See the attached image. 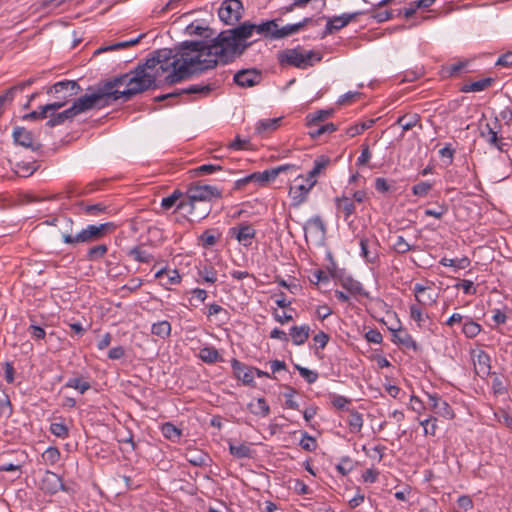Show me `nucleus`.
<instances>
[{
	"mask_svg": "<svg viewBox=\"0 0 512 512\" xmlns=\"http://www.w3.org/2000/svg\"><path fill=\"white\" fill-rule=\"evenodd\" d=\"M199 45L197 41H184L175 50L155 51L151 58L129 72L128 88L122 93L126 95V100L157 88V80L164 73H167L165 83L172 85L215 68L216 62L205 60Z\"/></svg>",
	"mask_w": 512,
	"mask_h": 512,
	"instance_id": "1",
	"label": "nucleus"
},
{
	"mask_svg": "<svg viewBox=\"0 0 512 512\" xmlns=\"http://www.w3.org/2000/svg\"><path fill=\"white\" fill-rule=\"evenodd\" d=\"M277 21L272 19L258 24L245 21L231 29L221 31L209 41H197L200 44L199 48H201L203 58L216 62V66L218 64H230L241 57L253 44L248 39L252 37L254 32L266 39H279V37H276L278 35L277 31H279Z\"/></svg>",
	"mask_w": 512,
	"mask_h": 512,
	"instance_id": "2",
	"label": "nucleus"
},
{
	"mask_svg": "<svg viewBox=\"0 0 512 512\" xmlns=\"http://www.w3.org/2000/svg\"><path fill=\"white\" fill-rule=\"evenodd\" d=\"M61 227L59 228L63 243L71 247L80 244H89L103 238L110 230L115 228L114 223L106 222L99 225L90 224L80 231L74 232V222L69 217H62Z\"/></svg>",
	"mask_w": 512,
	"mask_h": 512,
	"instance_id": "3",
	"label": "nucleus"
},
{
	"mask_svg": "<svg viewBox=\"0 0 512 512\" xmlns=\"http://www.w3.org/2000/svg\"><path fill=\"white\" fill-rule=\"evenodd\" d=\"M322 56L314 51L303 53L300 48H291L279 51L277 60L281 66H293L299 69H306L313 66L314 60L321 61Z\"/></svg>",
	"mask_w": 512,
	"mask_h": 512,
	"instance_id": "4",
	"label": "nucleus"
},
{
	"mask_svg": "<svg viewBox=\"0 0 512 512\" xmlns=\"http://www.w3.org/2000/svg\"><path fill=\"white\" fill-rule=\"evenodd\" d=\"M63 91H68V93L56 96L57 101L45 105L49 114L57 112L60 108L64 107L69 102L70 98L76 96L81 91V87L75 80H63L52 85L47 93L60 94Z\"/></svg>",
	"mask_w": 512,
	"mask_h": 512,
	"instance_id": "5",
	"label": "nucleus"
},
{
	"mask_svg": "<svg viewBox=\"0 0 512 512\" xmlns=\"http://www.w3.org/2000/svg\"><path fill=\"white\" fill-rule=\"evenodd\" d=\"M107 93H103L99 86L96 91L91 94H85L75 99L71 105L76 116L87 112L92 109H102L110 106L109 101L106 99Z\"/></svg>",
	"mask_w": 512,
	"mask_h": 512,
	"instance_id": "6",
	"label": "nucleus"
},
{
	"mask_svg": "<svg viewBox=\"0 0 512 512\" xmlns=\"http://www.w3.org/2000/svg\"><path fill=\"white\" fill-rule=\"evenodd\" d=\"M222 189L214 185L194 183L188 186L184 199L192 202L210 203L222 198Z\"/></svg>",
	"mask_w": 512,
	"mask_h": 512,
	"instance_id": "7",
	"label": "nucleus"
},
{
	"mask_svg": "<svg viewBox=\"0 0 512 512\" xmlns=\"http://www.w3.org/2000/svg\"><path fill=\"white\" fill-rule=\"evenodd\" d=\"M295 183L289 188V197L293 207H299L307 201L308 195L312 188L316 185L317 180H310L308 177L299 175L296 177Z\"/></svg>",
	"mask_w": 512,
	"mask_h": 512,
	"instance_id": "8",
	"label": "nucleus"
},
{
	"mask_svg": "<svg viewBox=\"0 0 512 512\" xmlns=\"http://www.w3.org/2000/svg\"><path fill=\"white\" fill-rule=\"evenodd\" d=\"M128 79L129 72L121 74L119 76H115L98 85L103 93H107L105 97L109 101L110 105L120 98H123L124 101H127L126 95L122 94L123 90H118V87L125 85L128 88Z\"/></svg>",
	"mask_w": 512,
	"mask_h": 512,
	"instance_id": "9",
	"label": "nucleus"
},
{
	"mask_svg": "<svg viewBox=\"0 0 512 512\" xmlns=\"http://www.w3.org/2000/svg\"><path fill=\"white\" fill-rule=\"evenodd\" d=\"M243 10V4L240 0H224L218 9V16L226 25L235 27L242 17Z\"/></svg>",
	"mask_w": 512,
	"mask_h": 512,
	"instance_id": "10",
	"label": "nucleus"
},
{
	"mask_svg": "<svg viewBox=\"0 0 512 512\" xmlns=\"http://www.w3.org/2000/svg\"><path fill=\"white\" fill-rule=\"evenodd\" d=\"M177 210L185 211L192 215L197 221H201L211 213L212 204L182 199L177 205Z\"/></svg>",
	"mask_w": 512,
	"mask_h": 512,
	"instance_id": "11",
	"label": "nucleus"
},
{
	"mask_svg": "<svg viewBox=\"0 0 512 512\" xmlns=\"http://www.w3.org/2000/svg\"><path fill=\"white\" fill-rule=\"evenodd\" d=\"M229 234L241 245L248 247L252 244V241L256 236V230L251 224L242 222L237 226L231 227L229 229Z\"/></svg>",
	"mask_w": 512,
	"mask_h": 512,
	"instance_id": "12",
	"label": "nucleus"
},
{
	"mask_svg": "<svg viewBox=\"0 0 512 512\" xmlns=\"http://www.w3.org/2000/svg\"><path fill=\"white\" fill-rule=\"evenodd\" d=\"M34 78L21 81L16 85L8 88L0 95V116L4 113L5 108L10 105L15 99L16 95L22 93L26 88L34 83Z\"/></svg>",
	"mask_w": 512,
	"mask_h": 512,
	"instance_id": "13",
	"label": "nucleus"
},
{
	"mask_svg": "<svg viewBox=\"0 0 512 512\" xmlns=\"http://www.w3.org/2000/svg\"><path fill=\"white\" fill-rule=\"evenodd\" d=\"M427 397L429 400V409L433 411L435 414L445 418V419H453L455 414L452 407L449 403L442 399L437 393H427Z\"/></svg>",
	"mask_w": 512,
	"mask_h": 512,
	"instance_id": "14",
	"label": "nucleus"
},
{
	"mask_svg": "<svg viewBox=\"0 0 512 512\" xmlns=\"http://www.w3.org/2000/svg\"><path fill=\"white\" fill-rule=\"evenodd\" d=\"M41 489L45 493L54 495L59 491H65L66 487L58 474L47 470L41 480Z\"/></svg>",
	"mask_w": 512,
	"mask_h": 512,
	"instance_id": "15",
	"label": "nucleus"
},
{
	"mask_svg": "<svg viewBox=\"0 0 512 512\" xmlns=\"http://www.w3.org/2000/svg\"><path fill=\"white\" fill-rule=\"evenodd\" d=\"M12 137L15 144L29 148L32 151H38L42 146L40 143L34 141L32 132L24 127H15Z\"/></svg>",
	"mask_w": 512,
	"mask_h": 512,
	"instance_id": "16",
	"label": "nucleus"
},
{
	"mask_svg": "<svg viewBox=\"0 0 512 512\" xmlns=\"http://www.w3.org/2000/svg\"><path fill=\"white\" fill-rule=\"evenodd\" d=\"M499 125L498 117L494 119V127L490 124H486L485 129L481 130L480 136L485 139V141L491 146L497 148L499 151H506V143L503 142L502 137H498V132L495 128Z\"/></svg>",
	"mask_w": 512,
	"mask_h": 512,
	"instance_id": "17",
	"label": "nucleus"
},
{
	"mask_svg": "<svg viewBox=\"0 0 512 512\" xmlns=\"http://www.w3.org/2000/svg\"><path fill=\"white\" fill-rule=\"evenodd\" d=\"M261 73L256 69H243L234 75V82L240 87H253L260 83Z\"/></svg>",
	"mask_w": 512,
	"mask_h": 512,
	"instance_id": "18",
	"label": "nucleus"
},
{
	"mask_svg": "<svg viewBox=\"0 0 512 512\" xmlns=\"http://www.w3.org/2000/svg\"><path fill=\"white\" fill-rule=\"evenodd\" d=\"M392 332V342L401 345L405 349H411L415 352L419 350L418 343L414 340L411 334L404 328L399 327L397 329L390 328Z\"/></svg>",
	"mask_w": 512,
	"mask_h": 512,
	"instance_id": "19",
	"label": "nucleus"
},
{
	"mask_svg": "<svg viewBox=\"0 0 512 512\" xmlns=\"http://www.w3.org/2000/svg\"><path fill=\"white\" fill-rule=\"evenodd\" d=\"M231 367L234 376L241 380L243 384L251 385L254 383V367H249L236 358L231 360Z\"/></svg>",
	"mask_w": 512,
	"mask_h": 512,
	"instance_id": "20",
	"label": "nucleus"
},
{
	"mask_svg": "<svg viewBox=\"0 0 512 512\" xmlns=\"http://www.w3.org/2000/svg\"><path fill=\"white\" fill-rule=\"evenodd\" d=\"M334 203L337 213L342 214L344 221L349 222L350 218L356 212V205L354 204V200L346 194H342L341 196L335 197Z\"/></svg>",
	"mask_w": 512,
	"mask_h": 512,
	"instance_id": "21",
	"label": "nucleus"
},
{
	"mask_svg": "<svg viewBox=\"0 0 512 512\" xmlns=\"http://www.w3.org/2000/svg\"><path fill=\"white\" fill-rule=\"evenodd\" d=\"M340 285L353 297L362 296L369 297V293L364 289L362 283L351 276L340 278Z\"/></svg>",
	"mask_w": 512,
	"mask_h": 512,
	"instance_id": "22",
	"label": "nucleus"
},
{
	"mask_svg": "<svg viewBox=\"0 0 512 512\" xmlns=\"http://www.w3.org/2000/svg\"><path fill=\"white\" fill-rule=\"evenodd\" d=\"M228 448L230 454L237 459L251 458L253 455V450L244 442L229 440Z\"/></svg>",
	"mask_w": 512,
	"mask_h": 512,
	"instance_id": "23",
	"label": "nucleus"
},
{
	"mask_svg": "<svg viewBox=\"0 0 512 512\" xmlns=\"http://www.w3.org/2000/svg\"><path fill=\"white\" fill-rule=\"evenodd\" d=\"M74 117H76V114L70 106L62 112L50 113L49 120L46 122V126L53 128L55 126L64 124L66 121L73 120Z\"/></svg>",
	"mask_w": 512,
	"mask_h": 512,
	"instance_id": "24",
	"label": "nucleus"
},
{
	"mask_svg": "<svg viewBox=\"0 0 512 512\" xmlns=\"http://www.w3.org/2000/svg\"><path fill=\"white\" fill-rule=\"evenodd\" d=\"M289 336L294 345H304L310 336V326L307 324L292 326L289 330Z\"/></svg>",
	"mask_w": 512,
	"mask_h": 512,
	"instance_id": "25",
	"label": "nucleus"
},
{
	"mask_svg": "<svg viewBox=\"0 0 512 512\" xmlns=\"http://www.w3.org/2000/svg\"><path fill=\"white\" fill-rule=\"evenodd\" d=\"M323 18L327 19V23L325 25L324 30L322 31V33L320 35L321 39H324L328 35H331L347 26V24L344 22L342 15H337V16H333V17H325L324 16Z\"/></svg>",
	"mask_w": 512,
	"mask_h": 512,
	"instance_id": "26",
	"label": "nucleus"
},
{
	"mask_svg": "<svg viewBox=\"0 0 512 512\" xmlns=\"http://www.w3.org/2000/svg\"><path fill=\"white\" fill-rule=\"evenodd\" d=\"M476 373L480 376H485L490 374L491 369V358L488 353L483 350H480L476 355L475 361Z\"/></svg>",
	"mask_w": 512,
	"mask_h": 512,
	"instance_id": "27",
	"label": "nucleus"
},
{
	"mask_svg": "<svg viewBox=\"0 0 512 512\" xmlns=\"http://www.w3.org/2000/svg\"><path fill=\"white\" fill-rule=\"evenodd\" d=\"M334 114L333 109H320L309 113L306 116V125L309 128L317 126L320 122L326 120Z\"/></svg>",
	"mask_w": 512,
	"mask_h": 512,
	"instance_id": "28",
	"label": "nucleus"
},
{
	"mask_svg": "<svg viewBox=\"0 0 512 512\" xmlns=\"http://www.w3.org/2000/svg\"><path fill=\"white\" fill-rule=\"evenodd\" d=\"M494 81V78L486 77L478 81L471 82L469 84H464L461 87L460 91L463 93L481 92L492 86Z\"/></svg>",
	"mask_w": 512,
	"mask_h": 512,
	"instance_id": "29",
	"label": "nucleus"
},
{
	"mask_svg": "<svg viewBox=\"0 0 512 512\" xmlns=\"http://www.w3.org/2000/svg\"><path fill=\"white\" fill-rule=\"evenodd\" d=\"M212 90L213 88L210 84H193L186 88L177 90V93H179V96L183 94H192L198 95L199 97H206Z\"/></svg>",
	"mask_w": 512,
	"mask_h": 512,
	"instance_id": "30",
	"label": "nucleus"
},
{
	"mask_svg": "<svg viewBox=\"0 0 512 512\" xmlns=\"http://www.w3.org/2000/svg\"><path fill=\"white\" fill-rule=\"evenodd\" d=\"M198 357L207 364H214L223 361L218 350L213 346H205L199 350Z\"/></svg>",
	"mask_w": 512,
	"mask_h": 512,
	"instance_id": "31",
	"label": "nucleus"
},
{
	"mask_svg": "<svg viewBox=\"0 0 512 512\" xmlns=\"http://www.w3.org/2000/svg\"><path fill=\"white\" fill-rule=\"evenodd\" d=\"M331 159L326 155H321L314 160L313 168L308 172L307 176L310 180H317V176L326 169Z\"/></svg>",
	"mask_w": 512,
	"mask_h": 512,
	"instance_id": "32",
	"label": "nucleus"
},
{
	"mask_svg": "<svg viewBox=\"0 0 512 512\" xmlns=\"http://www.w3.org/2000/svg\"><path fill=\"white\" fill-rule=\"evenodd\" d=\"M142 37H144V34H140L135 39H131V40H127V41H122V42H117V43H114V44H111V45H108V46L100 47L97 50H95L94 55H98V54H101V53H104V52L116 51V50L127 48L129 46L137 44Z\"/></svg>",
	"mask_w": 512,
	"mask_h": 512,
	"instance_id": "33",
	"label": "nucleus"
},
{
	"mask_svg": "<svg viewBox=\"0 0 512 512\" xmlns=\"http://www.w3.org/2000/svg\"><path fill=\"white\" fill-rule=\"evenodd\" d=\"M39 165L36 161H19L15 163V173L21 177H28L32 175Z\"/></svg>",
	"mask_w": 512,
	"mask_h": 512,
	"instance_id": "34",
	"label": "nucleus"
},
{
	"mask_svg": "<svg viewBox=\"0 0 512 512\" xmlns=\"http://www.w3.org/2000/svg\"><path fill=\"white\" fill-rule=\"evenodd\" d=\"M304 230H311L312 232L319 233L321 236L326 233V225L319 215L313 216L307 220L304 225Z\"/></svg>",
	"mask_w": 512,
	"mask_h": 512,
	"instance_id": "35",
	"label": "nucleus"
},
{
	"mask_svg": "<svg viewBox=\"0 0 512 512\" xmlns=\"http://www.w3.org/2000/svg\"><path fill=\"white\" fill-rule=\"evenodd\" d=\"M161 432L166 439H168L172 442L179 441L182 436L181 429H179L178 427H176L174 424H172L170 422H166L162 425Z\"/></svg>",
	"mask_w": 512,
	"mask_h": 512,
	"instance_id": "36",
	"label": "nucleus"
},
{
	"mask_svg": "<svg viewBox=\"0 0 512 512\" xmlns=\"http://www.w3.org/2000/svg\"><path fill=\"white\" fill-rule=\"evenodd\" d=\"M248 408L251 413L261 417H266L270 413V407L264 398H258L256 403H250Z\"/></svg>",
	"mask_w": 512,
	"mask_h": 512,
	"instance_id": "37",
	"label": "nucleus"
},
{
	"mask_svg": "<svg viewBox=\"0 0 512 512\" xmlns=\"http://www.w3.org/2000/svg\"><path fill=\"white\" fill-rule=\"evenodd\" d=\"M198 276L200 278L198 282L203 281L205 283L214 284L217 281V272L211 265H204L199 268Z\"/></svg>",
	"mask_w": 512,
	"mask_h": 512,
	"instance_id": "38",
	"label": "nucleus"
},
{
	"mask_svg": "<svg viewBox=\"0 0 512 512\" xmlns=\"http://www.w3.org/2000/svg\"><path fill=\"white\" fill-rule=\"evenodd\" d=\"M419 121L420 116L418 114H405L396 120V124L401 126L404 131H408L415 127Z\"/></svg>",
	"mask_w": 512,
	"mask_h": 512,
	"instance_id": "39",
	"label": "nucleus"
},
{
	"mask_svg": "<svg viewBox=\"0 0 512 512\" xmlns=\"http://www.w3.org/2000/svg\"><path fill=\"white\" fill-rule=\"evenodd\" d=\"M281 118L262 119L256 124V132L259 134L274 131L279 127Z\"/></svg>",
	"mask_w": 512,
	"mask_h": 512,
	"instance_id": "40",
	"label": "nucleus"
},
{
	"mask_svg": "<svg viewBox=\"0 0 512 512\" xmlns=\"http://www.w3.org/2000/svg\"><path fill=\"white\" fill-rule=\"evenodd\" d=\"M151 333L165 339L171 334V324L166 320L154 323L151 327Z\"/></svg>",
	"mask_w": 512,
	"mask_h": 512,
	"instance_id": "41",
	"label": "nucleus"
},
{
	"mask_svg": "<svg viewBox=\"0 0 512 512\" xmlns=\"http://www.w3.org/2000/svg\"><path fill=\"white\" fill-rule=\"evenodd\" d=\"M13 414V406L7 392L0 389V416L9 418Z\"/></svg>",
	"mask_w": 512,
	"mask_h": 512,
	"instance_id": "42",
	"label": "nucleus"
},
{
	"mask_svg": "<svg viewBox=\"0 0 512 512\" xmlns=\"http://www.w3.org/2000/svg\"><path fill=\"white\" fill-rule=\"evenodd\" d=\"M481 331V325L473 321L470 317H465L462 332L467 338L476 337Z\"/></svg>",
	"mask_w": 512,
	"mask_h": 512,
	"instance_id": "43",
	"label": "nucleus"
},
{
	"mask_svg": "<svg viewBox=\"0 0 512 512\" xmlns=\"http://www.w3.org/2000/svg\"><path fill=\"white\" fill-rule=\"evenodd\" d=\"M66 388H72L77 390L80 394H84L91 388V385L88 381L83 380L79 377L69 378L64 385Z\"/></svg>",
	"mask_w": 512,
	"mask_h": 512,
	"instance_id": "44",
	"label": "nucleus"
},
{
	"mask_svg": "<svg viewBox=\"0 0 512 512\" xmlns=\"http://www.w3.org/2000/svg\"><path fill=\"white\" fill-rule=\"evenodd\" d=\"M61 457V453L57 447L50 446L48 447L41 455L42 461L46 465L53 466L55 465Z\"/></svg>",
	"mask_w": 512,
	"mask_h": 512,
	"instance_id": "45",
	"label": "nucleus"
},
{
	"mask_svg": "<svg viewBox=\"0 0 512 512\" xmlns=\"http://www.w3.org/2000/svg\"><path fill=\"white\" fill-rule=\"evenodd\" d=\"M347 424L352 433H359L363 426L362 415L359 412L352 410L349 414Z\"/></svg>",
	"mask_w": 512,
	"mask_h": 512,
	"instance_id": "46",
	"label": "nucleus"
},
{
	"mask_svg": "<svg viewBox=\"0 0 512 512\" xmlns=\"http://www.w3.org/2000/svg\"><path fill=\"white\" fill-rule=\"evenodd\" d=\"M108 251L106 244H99L88 249L86 259L91 262H95L104 257Z\"/></svg>",
	"mask_w": 512,
	"mask_h": 512,
	"instance_id": "47",
	"label": "nucleus"
},
{
	"mask_svg": "<svg viewBox=\"0 0 512 512\" xmlns=\"http://www.w3.org/2000/svg\"><path fill=\"white\" fill-rule=\"evenodd\" d=\"M470 260L468 257H462V258H455V259H449V258H442L440 260V264L445 267H453L455 269H466L470 266Z\"/></svg>",
	"mask_w": 512,
	"mask_h": 512,
	"instance_id": "48",
	"label": "nucleus"
},
{
	"mask_svg": "<svg viewBox=\"0 0 512 512\" xmlns=\"http://www.w3.org/2000/svg\"><path fill=\"white\" fill-rule=\"evenodd\" d=\"M128 255L133 257L134 260L139 263H150L153 260V256L149 252L138 246L130 249Z\"/></svg>",
	"mask_w": 512,
	"mask_h": 512,
	"instance_id": "49",
	"label": "nucleus"
},
{
	"mask_svg": "<svg viewBox=\"0 0 512 512\" xmlns=\"http://www.w3.org/2000/svg\"><path fill=\"white\" fill-rule=\"evenodd\" d=\"M182 199H184L183 193L180 190H175L171 195L162 198L161 207L165 210H169L173 206H177Z\"/></svg>",
	"mask_w": 512,
	"mask_h": 512,
	"instance_id": "50",
	"label": "nucleus"
},
{
	"mask_svg": "<svg viewBox=\"0 0 512 512\" xmlns=\"http://www.w3.org/2000/svg\"><path fill=\"white\" fill-rule=\"evenodd\" d=\"M410 318L417 323V326L421 328L423 326V322L425 319H428L429 316L424 314L419 304H411L409 306Z\"/></svg>",
	"mask_w": 512,
	"mask_h": 512,
	"instance_id": "51",
	"label": "nucleus"
},
{
	"mask_svg": "<svg viewBox=\"0 0 512 512\" xmlns=\"http://www.w3.org/2000/svg\"><path fill=\"white\" fill-rule=\"evenodd\" d=\"M491 388L496 396L504 395L508 393V385L504 378L495 376L491 382Z\"/></svg>",
	"mask_w": 512,
	"mask_h": 512,
	"instance_id": "52",
	"label": "nucleus"
},
{
	"mask_svg": "<svg viewBox=\"0 0 512 512\" xmlns=\"http://www.w3.org/2000/svg\"><path fill=\"white\" fill-rule=\"evenodd\" d=\"M83 212L90 216H98L102 213H105L107 211V206L103 203H97V204H91L86 205L84 203L80 204Z\"/></svg>",
	"mask_w": 512,
	"mask_h": 512,
	"instance_id": "53",
	"label": "nucleus"
},
{
	"mask_svg": "<svg viewBox=\"0 0 512 512\" xmlns=\"http://www.w3.org/2000/svg\"><path fill=\"white\" fill-rule=\"evenodd\" d=\"M335 468L339 474L346 476L353 470L354 464L350 457L344 456L340 459V462L336 465Z\"/></svg>",
	"mask_w": 512,
	"mask_h": 512,
	"instance_id": "54",
	"label": "nucleus"
},
{
	"mask_svg": "<svg viewBox=\"0 0 512 512\" xmlns=\"http://www.w3.org/2000/svg\"><path fill=\"white\" fill-rule=\"evenodd\" d=\"M50 432L61 439H65L69 436V429L63 422H54L50 425Z\"/></svg>",
	"mask_w": 512,
	"mask_h": 512,
	"instance_id": "55",
	"label": "nucleus"
},
{
	"mask_svg": "<svg viewBox=\"0 0 512 512\" xmlns=\"http://www.w3.org/2000/svg\"><path fill=\"white\" fill-rule=\"evenodd\" d=\"M300 30H302V28H301V24H299V22L294 23V24H287V25L279 28V31H277L278 35H276V37H279V39H282V38L288 37L290 35H293V34L299 32Z\"/></svg>",
	"mask_w": 512,
	"mask_h": 512,
	"instance_id": "56",
	"label": "nucleus"
},
{
	"mask_svg": "<svg viewBox=\"0 0 512 512\" xmlns=\"http://www.w3.org/2000/svg\"><path fill=\"white\" fill-rule=\"evenodd\" d=\"M432 189V184L427 181H422L418 184L412 186L411 191L412 194L418 197H426L430 190Z\"/></svg>",
	"mask_w": 512,
	"mask_h": 512,
	"instance_id": "57",
	"label": "nucleus"
},
{
	"mask_svg": "<svg viewBox=\"0 0 512 512\" xmlns=\"http://www.w3.org/2000/svg\"><path fill=\"white\" fill-rule=\"evenodd\" d=\"M393 249L399 254L407 253L412 250V246L405 240L402 235H398L393 243Z\"/></svg>",
	"mask_w": 512,
	"mask_h": 512,
	"instance_id": "58",
	"label": "nucleus"
},
{
	"mask_svg": "<svg viewBox=\"0 0 512 512\" xmlns=\"http://www.w3.org/2000/svg\"><path fill=\"white\" fill-rule=\"evenodd\" d=\"M299 445L301 446L302 449L308 452H313L317 448L315 438L310 436L307 432L303 433Z\"/></svg>",
	"mask_w": 512,
	"mask_h": 512,
	"instance_id": "59",
	"label": "nucleus"
},
{
	"mask_svg": "<svg viewBox=\"0 0 512 512\" xmlns=\"http://www.w3.org/2000/svg\"><path fill=\"white\" fill-rule=\"evenodd\" d=\"M469 62V60L464 59L456 63H452L446 67V72L449 76H457L468 66Z\"/></svg>",
	"mask_w": 512,
	"mask_h": 512,
	"instance_id": "60",
	"label": "nucleus"
},
{
	"mask_svg": "<svg viewBox=\"0 0 512 512\" xmlns=\"http://www.w3.org/2000/svg\"><path fill=\"white\" fill-rule=\"evenodd\" d=\"M375 10L376 9H374V7L372 6V9L368 10L369 11L368 14H370V17L372 19H374L377 23H382V22L388 21V20L392 19V17H393L391 10H385V11H379V12H376Z\"/></svg>",
	"mask_w": 512,
	"mask_h": 512,
	"instance_id": "61",
	"label": "nucleus"
},
{
	"mask_svg": "<svg viewBox=\"0 0 512 512\" xmlns=\"http://www.w3.org/2000/svg\"><path fill=\"white\" fill-rule=\"evenodd\" d=\"M164 280L165 281L161 282V285L168 288L169 285L179 284L181 282V276L176 269L168 270Z\"/></svg>",
	"mask_w": 512,
	"mask_h": 512,
	"instance_id": "62",
	"label": "nucleus"
},
{
	"mask_svg": "<svg viewBox=\"0 0 512 512\" xmlns=\"http://www.w3.org/2000/svg\"><path fill=\"white\" fill-rule=\"evenodd\" d=\"M295 368L309 384L316 382V380L318 379V373L316 371L310 370L300 365H295Z\"/></svg>",
	"mask_w": 512,
	"mask_h": 512,
	"instance_id": "63",
	"label": "nucleus"
},
{
	"mask_svg": "<svg viewBox=\"0 0 512 512\" xmlns=\"http://www.w3.org/2000/svg\"><path fill=\"white\" fill-rule=\"evenodd\" d=\"M199 242L201 245L205 248L212 247L217 242V237L213 235L210 230H205L200 236H199Z\"/></svg>",
	"mask_w": 512,
	"mask_h": 512,
	"instance_id": "64",
	"label": "nucleus"
}]
</instances>
